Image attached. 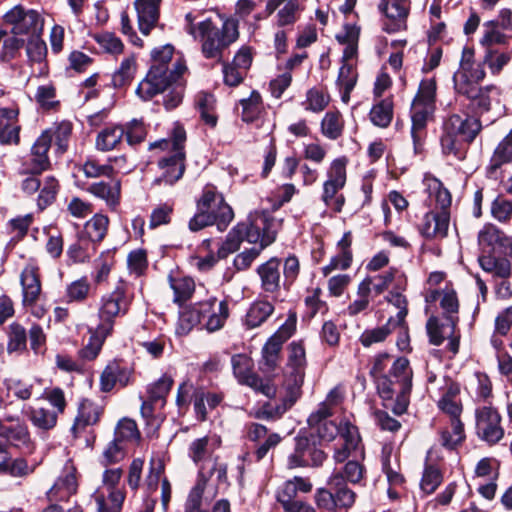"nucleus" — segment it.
Returning <instances> with one entry per match:
<instances>
[{
    "label": "nucleus",
    "mask_w": 512,
    "mask_h": 512,
    "mask_svg": "<svg viewBox=\"0 0 512 512\" xmlns=\"http://www.w3.org/2000/svg\"><path fill=\"white\" fill-rule=\"evenodd\" d=\"M185 30L201 43V52L207 59H220L222 53L239 38V23L234 18H225L221 25L212 18L198 20L193 13L185 16Z\"/></svg>",
    "instance_id": "obj_1"
},
{
    "label": "nucleus",
    "mask_w": 512,
    "mask_h": 512,
    "mask_svg": "<svg viewBox=\"0 0 512 512\" xmlns=\"http://www.w3.org/2000/svg\"><path fill=\"white\" fill-rule=\"evenodd\" d=\"M428 391L438 394V407L450 416V428L441 434L442 445L452 449L461 443L465 437L463 423L460 420L462 404L459 399L460 386L450 378L438 377L434 373L427 376Z\"/></svg>",
    "instance_id": "obj_2"
},
{
    "label": "nucleus",
    "mask_w": 512,
    "mask_h": 512,
    "mask_svg": "<svg viewBox=\"0 0 512 512\" xmlns=\"http://www.w3.org/2000/svg\"><path fill=\"white\" fill-rule=\"evenodd\" d=\"M332 408L328 400L321 403L319 408L308 418V425L315 430L318 437L323 441H333L337 435L344 440V444L335 449L333 458L337 463L344 462L352 452H357L361 444L358 429L351 423L329 420L332 416Z\"/></svg>",
    "instance_id": "obj_3"
},
{
    "label": "nucleus",
    "mask_w": 512,
    "mask_h": 512,
    "mask_svg": "<svg viewBox=\"0 0 512 512\" xmlns=\"http://www.w3.org/2000/svg\"><path fill=\"white\" fill-rule=\"evenodd\" d=\"M173 53L174 47L170 44L155 48L151 52V68L136 90L137 95L141 99L147 101L155 95L163 93L173 83L178 82L187 70L185 63L181 60L173 64V69L168 68Z\"/></svg>",
    "instance_id": "obj_4"
},
{
    "label": "nucleus",
    "mask_w": 512,
    "mask_h": 512,
    "mask_svg": "<svg viewBox=\"0 0 512 512\" xmlns=\"http://www.w3.org/2000/svg\"><path fill=\"white\" fill-rule=\"evenodd\" d=\"M425 191L430 199V206H435L421 220L418 229L426 239H443L448 234L450 223L451 194L443 187L440 180L426 175L423 180Z\"/></svg>",
    "instance_id": "obj_5"
},
{
    "label": "nucleus",
    "mask_w": 512,
    "mask_h": 512,
    "mask_svg": "<svg viewBox=\"0 0 512 512\" xmlns=\"http://www.w3.org/2000/svg\"><path fill=\"white\" fill-rule=\"evenodd\" d=\"M306 367V354L303 345L299 342H292L288 346L287 364L284 369L285 395L282 397V404L272 407L267 405L262 410V415L267 418L280 417L290 409L301 395V386L304 381Z\"/></svg>",
    "instance_id": "obj_6"
},
{
    "label": "nucleus",
    "mask_w": 512,
    "mask_h": 512,
    "mask_svg": "<svg viewBox=\"0 0 512 512\" xmlns=\"http://www.w3.org/2000/svg\"><path fill=\"white\" fill-rule=\"evenodd\" d=\"M228 315L227 303L225 301L217 303L216 298H210L194 306L184 307L179 314L176 334L179 336L189 334L195 326L206 318L205 328L209 332H215L223 327Z\"/></svg>",
    "instance_id": "obj_7"
},
{
    "label": "nucleus",
    "mask_w": 512,
    "mask_h": 512,
    "mask_svg": "<svg viewBox=\"0 0 512 512\" xmlns=\"http://www.w3.org/2000/svg\"><path fill=\"white\" fill-rule=\"evenodd\" d=\"M435 98V80L426 79L421 81L410 109L411 137L416 153L421 150L423 140L426 137L427 124L433 119L435 112Z\"/></svg>",
    "instance_id": "obj_8"
},
{
    "label": "nucleus",
    "mask_w": 512,
    "mask_h": 512,
    "mask_svg": "<svg viewBox=\"0 0 512 512\" xmlns=\"http://www.w3.org/2000/svg\"><path fill=\"white\" fill-rule=\"evenodd\" d=\"M185 140V130L181 126H176L173 130L172 139H163L150 145V148L160 147L173 153L170 157L159 161L163 173L156 182L172 185L182 177L185 169V153L183 151Z\"/></svg>",
    "instance_id": "obj_9"
},
{
    "label": "nucleus",
    "mask_w": 512,
    "mask_h": 512,
    "mask_svg": "<svg viewBox=\"0 0 512 512\" xmlns=\"http://www.w3.org/2000/svg\"><path fill=\"white\" fill-rule=\"evenodd\" d=\"M481 130L478 119L452 115L444 123V133L441 136V147L444 154L460 156L461 142H472Z\"/></svg>",
    "instance_id": "obj_10"
},
{
    "label": "nucleus",
    "mask_w": 512,
    "mask_h": 512,
    "mask_svg": "<svg viewBox=\"0 0 512 512\" xmlns=\"http://www.w3.org/2000/svg\"><path fill=\"white\" fill-rule=\"evenodd\" d=\"M347 163L346 157L334 159L326 170V179L322 185L321 200L336 213L341 212L345 204V197L339 192L347 182Z\"/></svg>",
    "instance_id": "obj_11"
},
{
    "label": "nucleus",
    "mask_w": 512,
    "mask_h": 512,
    "mask_svg": "<svg viewBox=\"0 0 512 512\" xmlns=\"http://www.w3.org/2000/svg\"><path fill=\"white\" fill-rule=\"evenodd\" d=\"M277 222L269 218L266 213L255 212L250 214L248 221L239 223L235 229H240L239 236L241 240L257 244L263 250L274 242L277 234Z\"/></svg>",
    "instance_id": "obj_12"
},
{
    "label": "nucleus",
    "mask_w": 512,
    "mask_h": 512,
    "mask_svg": "<svg viewBox=\"0 0 512 512\" xmlns=\"http://www.w3.org/2000/svg\"><path fill=\"white\" fill-rule=\"evenodd\" d=\"M294 329L295 321L288 319L265 343L262 348V360L260 362L262 372L270 374L276 370L280 361L282 345L292 336Z\"/></svg>",
    "instance_id": "obj_13"
},
{
    "label": "nucleus",
    "mask_w": 512,
    "mask_h": 512,
    "mask_svg": "<svg viewBox=\"0 0 512 512\" xmlns=\"http://www.w3.org/2000/svg\"><path fill=\"white\" fill-rule=\"evenodd\" d=\"M129 300L123 285L117 286L111 293L102 297L98 311L99 324L103 331H113L115 318L128 311Z\"/></svg>",
    "instance_id": "obj_14"
},
{
    "label": "nucleus",
    "mask_w": 512,
    "mask_h": 512,
    "mask_svg": "<svg viewBox=\"0 0 512 512\" xmlns=\"http://www.w3.org/2000/svg\"><path fill=\"white\" fill-rule=\"evenodd\" d=\"M235 377L241 384H245L256 391L270 397L274 395L275 389L253 372V360L246 354L234 355L231 359Z\"/></svg>",
    "instance_id": "obj_15"
},
{
    "label": "nucleus",
    "mask_w": 512,
    "mask_h": 512,
    "mask_svg": "<svg viewBox=\"0 0 512 512\" xmlns=\"http://www.w3.org/2000/svg\"><path fill=\"white\" fill-rule=\"evenodd\" d=\"M476 430L480 438L490 444L500 441L504 435L501 427V417L492 406L484 405L475 411Z\"/></svg>",
    "instance_id": "obj_16"
},
{
    "label": "nucleus",
    "mask_w": 512,
    "mask_h": 512,
    "mask_svg": "<svg viewBox=\"0 0 512 512\" xmlns=\"http://www.w3.org/2000/svg\"><path fill=\"white\" fill-rule=\"evenodd\" d=\"M4 21L12 26L14 35L40 33L43 29V21L34 10H25L17 5L4 15Z\"/></svg>",
    "instance_id": "obj_17"
},
{
    "label": "nucleus",
    "mask_w": 512,
    "mask_h": 512,
    "mask_svg": "<svg viewBox=\"0 0 512 512\" xmlns=\"http://www.w3.org/2000/svg\"><path fill=\"white\" fill-rule=\"evenodd\" d=\"M197 209L218 214L220 216L218 224L220 231L225 230L234 217L232 208L225 203L223 196L212 185H207L204 188L201 197L197 201Z\"/></svg>",
    "instance_id": "obj_18"
},
{
    "label": "nucleus",
    "mask_w": 512,
    "mask_h": 512,
    "mask_svg": "<svg viewBox=\"0 0 512 512\" xmlns=\"http://www.w3.org/2000/svg\"><path fill=\"white\" fill-rule=\"evenodd\" d=\"M410 3V0H381L379 9L388 19L383 27L386 32L394 33L406 28Z\"/></svg>",
    "instance_id": "obj_19"
},
{
    "label": "nucleus",
    "mask_w": 512,
    "mask_h": 512,
    "mask_svg": "<svg viewBox=\"0 0 512 512\" xmlns=\"http://www.w3.org/2000/svg\"><path fill=\"white\" fill-rule=\"evenodd\" d=\"M274 12L277 27L292 26L300 16L301 7L297 0H267L266 15L270 16Z\"/></svg>",
    "instance_id": "obj_20"
},
{
    "label": "nucleus",
    "mask_w": 512,
    "mask_h": 512,
    "mask_svg": "<svg viewBox=\"0 0 512 512\" xmlns=\"http://www.w3.org/2000/svg\"><path fill=\"white\" fill-rule=\"evenodd\" d=\"M221 445V438L216 434H209L193 440L188 449V455L192 461L201 467H206V464L212 458L216 449Z\"/></svg>",
    "instance_id": "obj_21"
},
{
    "label": "nucleus",
    "mask_w": 512,
    "mask_h": 512,
    "mask_svg": "<svg viewBox=\"0 0 512 512\" xmlns=\"http://www.w3.org/2000/svg\"><path fill=\"white\" fill-rule=\"evenodd\" d=\"M78 488L77 469L71 460H68L60 476L49 490V496L64 500L75 494Z\"/></svg>",
    "instance_id": "obj_22"
},
{
    "label": "nucleus",
    "mask_w": 512,
    "mask_h": 512,
    "mask_svg": "<svg viewBox=\"0 0 512 512\" xmlns=\"http://www.w3.org/2000/svg\"><path fill=\"white\" fill-rule=\"evenodd\" d=\"M20 282L23 293V304L25 306L35 304L41 293L38 266L31 262L28 263L20 275Z\"/></svg>",
    "instance_id": "obj_23"
},
{
    "label": "nucleus",
    "mask_w": 512,
    "mask_h": 512,
    "mask_svg": "<svg viewBox=\"0 0 512 512\" xmlns=\"http://www.w3.org/2000/svg\"><path fill=\"white\" fill-rule=\"evenodd\" d=\"M485 71L481 65L470 71H456L453 76L454 88L457 93L469 97H476L478 84L484 79Z\"/></svg>",
    "instance_id": "obj_24"
},
{
    "label": "nucleus",
    "mask_w": 512,
    "mask_h": 512,
    "mask_svg": "<svg viewBox=\"0 0 512 512\" xmlns=\"http://www.w3.org/2000/svg\"><path fill=\"white\" fill-rule=\"evenodd\" d=\"M378 391L382 398L392 399L396 397V406L394 411L398 414L403 413L408 405V396L411 390H405L399 381L391 377L382 376L377 381Z\"/></svg>",
    "instance_id": "obj_25"
},
{
    "label": "nucleus",
    "mask_w": 512,
    "mask_h": 512,
    "mask_svg": "<svg viewBox=\"0 0 512 512\" xmlns=\"http://www.w3.org/2000/svg\"><path fill=\"white\" fill-rule=\"evenodd\" d=\"M160 3L161 0H136L138 26L142 34L148 35L157 25Z\"/></svg>",
    "instance_id": "obj_26"
},
{
    "label": "nucleus",
    "mask_w": 512,
    "mask_h": 512,
    "mask_svg": "<svg viewBox=\"0 0 512 512\" xmlns=\"http://www.w3.org/2000/svg\"><path fill=\"white\" fill-rule=\"evenodd\" d=\"M457 320V316H446L443 321L435 316H431L426 324L430 342L438 346L447 337H451L455 332Z\"/></svg>",
    "instance_id": "obj_27"
},
{
    "label": "nucleus",
    "mask_w": 512,
    "mask_h": 512,
    "mask_svg": "<svg viewBox=\"0 0 512 512\" xmlns=\"http://www.w3.org/2000/svg\"><path fill=\"white\" fill-rule=\"evenodd\" d=\"M101 414L102 409L96 403L88 399L81 401L78 408V414L72 426L73 433L77 435L86 427L95 425L99 421Z\"/></svg>",
    "instance_id": "obj_28"
},
{
    "label": "nucleus",
    "mask_w": 512,
    "mask_h": 512,
    "mask_svg": "<svg viewBox=\"0 0 512 512\" xmlns=\"http://www.w3.org/2000/svg\"><path fill=\"white\" fill-rule=\"evenodd\" d=\"M17 116L18 110L15 108L0 109V143H18L19 127L16 125Z\"/></svg>",
    "instance_id": "obj_29"
},
{
    "label": "nucleus",
    "mask_w": 512,
    "mask_h": 512,
    "mask_svg": "<svg viewBox=\"0 0 512 512\" xmlns=\"http://www.w3.org/2000/svg\"><path fill=\"white\" fill-rule=\"evenodd\" d=\"M53 135L51 130H45L37 138L31 149V161L33 169L40 173L49 166V159L47 153L51 146Z\"/></svg>",
    "instance_id": "obj_30"
},
{
    "label": "nucleus",
    "mask_w": 512,
    "mask_h": 512,
    "mask_svg": "<svg viewBox=\"0 0 512 512\" xmlns=\"http://www.w3.org/2000/svg\"><path fill=\"white\" fill-rule=\"evenodd\" d=\"M510 239L496 226L485 225L478 233V244L484 253L490 254L498 247L507 246Z\"/></svg>",
    "instance_id": "obj_31"
},
{
    "label": "nucleus",
    "mask_w": 512,
    "mask_h": 512,
    "mask_svg": "<svg viewBox=\"0 0 512 512\" xmlns=\"http://www.w3.org/2000/svg\"><path fill=\"white\" fill-rule=\"evenodd\" d=\"M95 197L102 199L112 209H115L120 202L121 185L119 181H100L93 183L87 189Z\"/></svg>",
    "instance_id": "obj_32"
},
{
    "label": "nucleus",
    "mask_w": 512,
    "mask_h": 512,
    "mask_svg": "<svg viewBox=\"0 0 512 512\" xmlns=\"http://www.w3.org/2000/svg\"><path fill=\"white\" fill-rule=\"evenodd\" d=\"M512 161V130L498 143L487 166V173L493 177L504 164Z\"/></svg>",
    "instance_id": "obj_33"
},
{
    "label": "nucleus",
    "mask_w": 512,
    "mask_h": 512,
    "mask_svg": "<svg viewBox=\"0 0 512 512\" xmlns=\"http://www.w3.org/2000/svg\"><path fill=\"white\" fill-rule=\"evenodd\" d=\"M280 261L277 258H271L266 263L260 265L257 273L261 279V286L264 291L274 293L280 287Z\"/></svg>",
    "instance_id": "obj_34"
},
{
    "label": "nucleus",
    "mask_w": 512,
    "mask_h": 512,
    "mask_svg": "<svg viewBox=\"0 0 512 512\" xmlns=\"http://www.w3.org/2000/svg\"><path fill=\"white\" fill-rule=\"evenodd\" d=\"M331 489L335 490V508H349L355 502V493L343 483V476L340 472L331 475L329 482Z\"/></svg>",
    "instance_id": "obj_35"
},
{
    "label": "nucleus",
    "mask_w": 512,
    "mask_h": 512,
    "mask_svg": "<svg viewBox=\"0 0 512 512\" xmlns=\"http://www.w3.org/2000/svg\"><path fill=\"white\" fill-rule=\"evenodd\" d=\"M104 328L96 326L90 327L88 332L90 334L88 343L81 349V357L85 360H94L102 349L106 338L111 335V331H103Z\"/></svg>",
    "instance_id": "obj_36"
},
{
    "label": "nucleus",
    "mask_w": 512,
    "mask_h": 512,
    "mask_svg": "<svg viewBox=\"0 0 512 512\" xmlns=\"http://www.w3.org/2000/svg\"><path fill=\"white\" fill-rule=\"evenodd\" d=\"M478 261L481 268L492 276L508 278L511 274L510 262L505 258H496L491 253H484L479 256Z\"/></svg>",
    "instance_id": "obj_37"
},
{
    "label": "nucleus",
    "mask_w": 512,
    "mask_h": 512,
    "mask_svg": "<svg viewBox=\"0 0 512 512\" xmlns=\"http://www.w3.org/2000/svg\"><path fill=\"white\" fill-rule=\"evenodd\" d=\"M125 134L122 126H109L101 130L96 137V148L100 151H110L121 143Z\"/></svg>",
    "instance_id": "obj_38"
},
{
    "label": "nucleus",
    "mask_w": 512,
    "mask_h": 512,
    "mask_svg": "<svg viewBox=\"0 0 512 512\" xmlns=\"http://www.w3.org/2000/svg\"><path fill=\"white\" fill-rule=\"evenodd\" d=\"M294 452L288 457V467L290 469L309 466V455L314 448L306 436H298L295 439Z\"/></svg>",
    "instance_id": "obj_39"
},
{
    "label": "nucleus",
    "mask_w": 512,
    "mask_h": 512,
    "mask_svg": "<svg viewBox=\"0 0 512 512\" xmlns=\"http://www.w3.org/2000/svg\"><path fill=\"white\" fill-rule=\"evenodd\" d=\"M274 307L268 301H256L248 309L245 324L249 328L260 326L273 313Z\"/></svg>",
    "instance_id": "obj_40"
},
{
    "label": "nucleus",
    "mask_w": 512,
    "mask_h": 512,
    "mask_svg": "<svg viewBox=\"0 0 512 512\" xmlns=\"http://www.w3.org/2000/svg\"><path fill=\"white\" fill-rule=\"evenodd\" d=\"M357 81V73L350 63H343L338 75V86L341 92V99L344 103L350 100V93Z\"/></svg>",
    "instance_id": "obj_41"
},
{
    "label": "nucleus",
    "mask_w": 512,
    "mask_h": 512,
    "mask_svg": "<svg viewBox=\"0 0 512 512\" xmlns=\"http://www.w3.org/2000/svg\"><path fill=\"white\" fill-rule=\"evenodd\" d=\"M205 486V471L204 467H201L199 471L198 480L188 495L185 504V512H204L203 493L205 490Z\"/></svg>",
    "instance_id": "obj_42"
},
{
    "label": "nucleus",
    "mask_w": 512,
    "mask_h": 512,
    "mask_svg": "<svg viewBox=\"0 0 512 512\" xmlns=\"http://www.w3.org/2000/svg\"><path fill=\"white\" fill-rule=\"evenodd\" d=\"M343 128L344 121L342 115L338 111H329L322 119V134L331 140L339 138L343 132Z\"/></svg>",
    "instance_id": "obj_43"
},
{
    "label": "nucleus",
    "mask_w": 512,
    "mask_h": 512,
    "mask_svg": "<svg viewBox=\"0 0 512 512\" xmlns=\"http://www.w3.org/2000/svg\"><path fill=\"white\" fill-rule=\"evenodd\" d=\"M109 219L103 214H95L85 223L84 231L92 242H100L107 234Z\"/></svg>",
    "instance_id": "obj_44"
},
{
    "label": "nucleus",
    "mask_w": 512,
    "mask_h": 512,
    "mask_svg": "<svg viewBox=\"0 0 512 512\" xmlns=\"http://www.w3.org/2000/svg\"><path fill=\"white\" fill-rule=\"evenodd\" d=\"M95 500L98 512H120L125 500V492L121 489H111L108 498L98 495Z\"/></svg>",
    "instance_id": "obj_45"
},
{
    "label": "nucleus",
    "mask_w": 512,
    "mask_h": 512,
    "mask_svg": "<svg viewBox=\"0 0 512 512\" xmlns=\"http://www.w3.org/2000/svg\"><path fill=\"white\" fill-rule=\"evenodd\" d=\"M398 271L396 269H390L389 271L379 274L376 276H368L364 278L361 283H367L369 292L375 295L382 294L389 288L392 281L397 277Z\"/></svg>",
    "instance_id": "obj_46"
},
{
    "label": "nucleus",
    "mask_w": 512,
    "mask_h": 512,
    "mask_svg": "<svg viewBox=\"0 0 512 512\" xmlns=\"http://www.w3.org/2000/svg\"><path fill=\"white\" fill-rule=\"evenodd\" d=\"M58 418V412H54L44 407L33 408L30 411V420L32 424L42 430L52 429Z\"/></svg>",
    "instance_id": "obj_47"
},
{
    "label": "nucleus",
    "mask_w": 512,
    "mask_h": 512,
    "mask_svg": "<svg viewBox=\"0 0 512 512\" xmlns=\"http://www.w3.org/2000/svg\"><path fill=\"white\" fill-rule=\"evenodd\" d=\"M393 117V104L390 100L385 99L373 106L370 112V119L374 125L385 128Z\"/></svg>",
    "instance_id": "obj_48"
},
{
    "label": "nucleus",
    "mask_w": 512,
    "mask_h": 512,
    "mask_svg": "<svg viewBox=\"0 0 512 512\" xmlns=\"http://www.w3.org/2000/svg\"><path fill=\"white\" fill-rule=\"evenodd\" d=\"M390 377L402 384L403 389L411 390L412 387V370L409 367V361L400 357L393 363Z\"/></svg>",
    "instance_id": "obj_49"
},
{
    "label": "nucleus",
    "mask_w": 512,
    "mask_h": 512,
    "mask_svg": "<svg viewBox=\"0 0 512 512\" xmlns=\"http://www.w3.org/2000/svg\"><path fill=\"white\" fill-rule=\"evenodd\" d=\"M26 54L31 63L43 64L45 62L47 46L40 38L39 33L30 36L26 45Z\"/></svg>",
    "instance_id": "obj_50"
},
{
    "label": "nucleus",
    "mask_w": 512,
    "mask_h": 512,
    "mask_svg": "<svg viewBox=\"0 0 512 512\" xmlns=\"http://www.w3.org/2000/svg\"><path fill=\"white\" fill-rule=\"evenodd\" d=\"M396 326L394 318L390 317L386 325L365 330L360 337V342L365 347H369L374 343L382 342L390 334L392 330L391 327L394 328Z\"/></svg>",
    "instance_id": "obj_51"
},
{
    "label": "nucleus",
    "mask_w": 512,
    "mask_h": 512,
    "mask_svg": "<svg viewBox=\"0 0 512 512\" xmlns=\"http://www.w3.org/2000/svg\"><path fill=\"white\" fill-rule=\"evenodd\" d=\"M2 437L15 447L29 448L30 446V435L27 427L23 424L7 426Z\"/></svg>",
    "instance_id": "obj_52"
},
{
    "label": "nucleus",
    "mask_w": 512,
    "mask_h": 512,
    "mask_svg": "<svg viewBox=\"0 0 512 512\" xmlns=\"http://www.w3.org/2000/svg\"><path fill=\"white\" fill-rule=\"evenodd\" d=\"M136 71V61L134 56L125 58L119 69L113 74L112 82L115 87H123L128 84L134 77Z\"/></svg>",
    "instance_id": "obj_53"
},
{
    "label": "nucleus",
    "mask_w": 512,
    "mask_h": 512,
    "mask_svg": "<svg viewBox=\"0 0 512 512\" xmlns=\"http://www.w3.org/2000/svg\"><path fill=\"white\" fill-rule=\"evenodd\" d=\"M170 286L174 291V301L177 303L188 300L195 289V283L189 277L170 278Z\"/></svg>",
    "instance_id": "obj_54"
},
{
    "label": "nucleus",
    "mask_w": 512,
    "mask_h": 512,
    "mask_svg": "<svg viewBox=\"0 0 512 512\" xmlns=\"http://www.w3.org/2000/svg\"><path fill=\"white\" fill-rule=\"evenodd\" d=\"M140 438V432L135 421L124 418L120 420L115 429V438L120 443L137 442Z\"/></svg>",
    "instance_id": "obj_55"
},
{
    "label": "nucleus",
    "mask_w": 512,
    "mask_h": 512,
    "mask_svg": "<svg viewBox=\"0 0 512 512\" xmlns=\"http://www.w3.org/2000/svg\"><path fill=\"white\" fill-rule=\"evenodd\" d=\"M370 295L368 284L360 282L356 298L347 307V314L353 317L365 311L370 303Z\"/></svg>",
    "instance_id": "obj_56"
},
{
    "label": "nucleus",
    "mask_w": 512,
    "mask_h": 512,
    "mask_svg": "<svg viewBox=\"0 0 512 512\" xmlns=\"http://www.w3.org/2000/svg\"><path fill=\"white\" fill-rule=\"evenodd\" d=\"M329 96L318 88H311L306 93V100L303 106L312 112L323 111L329 103Z\"/></svg>",
    "instance_id": "obj_57"
},
{
    "label": "nucleus",
    "mask_w": 512,
    "mask_h": 512,
    "mask_svg": "<svg viewBox=\"0 0 512 512\" xmlns=\"http://www.w3.org/2000/svg\"><path fill=\"white\" fill-rule=\"evenodd\" d=\"M220 222V216L214 212L197 209V213L189 220L188 228L192 232L200 231L208 226Z\"/></svg>",
    "instance_id": "obj_58"
},
{
    "label": "nucleus",
    "mask_w": 512,
    "mask_h": 512,
    "mask_svg": "<svg viewBox=\"0 0 512 512\" xmlns=\"http://www.w3.org/2000/svg\"><path fill=\"white\" fill-rule=\"evenodd\" d=\"M173 384L171 377L163 375L155 383L148 387V393L151 400L159 402V406L164 405V399L169 393Z\"/></svg>",
    "instance_id": "obj_59"
},
{
    "label": "nucleus",
    "mask_w": 512,
    "mask_h": 512,
    "mask_svg": "<svg viewBox=\"0 0 512 512\" xmlns=\"http://www.w3.org/2000/svg\"><path fill=\"white\" fill-rule=\"evenodd\" d=\"M261 96L253 91L248 99L240 101L242 106V120L245 122L254 121L261 111Z\"/></svg>",
    "instance_id": "obj_60"
},
{
    "label": "nucleus",
    "mask_w": 512,
    "mask_h": 512,
    "mask_svg": "<svg viewBox=\"0 0 512 512\" xmlns=\"http://www.w3.org/2000/svg\"><path fill=\"white\" fill-rule=\"evenodd\" d=\"M442 474L438 468L429 465L426 466L421 479V490L426 494L433 493L442 482Z\"/></svg>",
    "instance_id": "obj_61"
},
{
    "label": "nucleus",
    "mask_w": 512,
    "mask_h": 512,
    "mask_svg": "<svg viewBox=\"0 0 512 512\" xmlns=\"http://www.w3.org/2000/svg\"><path fill=\"white\" fill-rule=\"evenodd\" d=\"M196 105L201 113L202 119L209 125H216V117L211 113L214 109L215 99L208 93H200L196 99Z\"/></svg>",
    "instance_id": "obj_62"
},
{
    "label": "nucleus",
    "mask_w": 512,
    "mask_h": 512,
    "mask_svg": "<svg viewBox=\"0 0 512 512\" xmlns=\"http://www.w3.org/2000/svg\"><path fill=\"white\" fill-rule=\"evenodd\" d=\"M498 22L488 21L484 23V34L481 39V44L486 46L487 49H492L491 46L495 44L505 43L507 37L501 33L498 29Z\"/></svg>",
    "instance_id": "obj_63"
},
{
    "label": "nucleus",
    "mask_w": 512,
    "mask_h": 512,
    "mask_svg": "<svg viewBox=\"0 0 512 512\" xmlns=\"http://www.w3.org/2000/svg\"><path fill=\"white\" fill-rule=\"evenodd\" d=\"M89 291V282L84 278L78 279L67 286L66 297L69 302H80L87 298Z\"/></svg>",
    "instance_id": "obj_64"
}]
</instances>
